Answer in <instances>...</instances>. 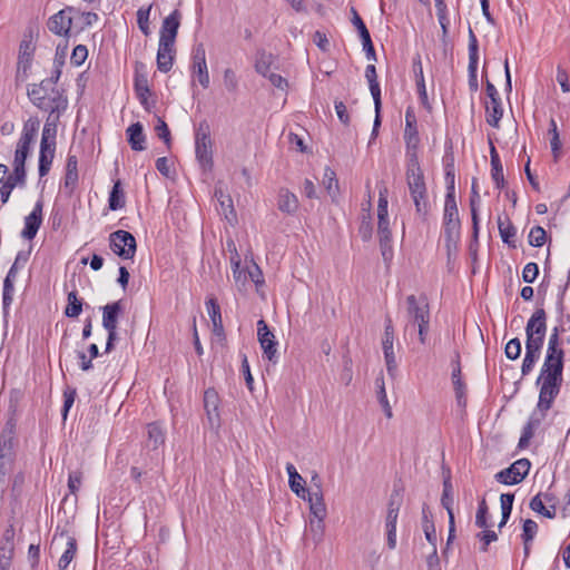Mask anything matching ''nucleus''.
<instances>
[{"instance_id": "obj_1", "label": "nucleus", "mask_w": 570, "mask_h": 570, "mask_svg": "<svg viewBox=\"0 0 570 570\" xmlns=\"http://www.w3.org/2000/svg\"><path fill=\"white\" fill-rule=\"evenodd\" d=\"M30 101L40 110L49 112L48 120H51L56 114V119H59L68 107V99L63 95V90L59 89L57 85H47L46 80L39 83H32L27 91Z\"/></svg>"}, {"instance_id": "obj_2", "label": "nucleus", "mask_w": 570, "mask_h": 570, "mask_svg": "<svg viewBox=\"0 0 570 570\" xmlns=\"http://www.w3.org/2000/svg\"><path fill=\"white\" fill-rule=\"evenodd\" d=\"M406 184L410 196L415 206V213L423 220H426L430 212V203L428 198V188L424 180V174L421 169L419 159L413 154L406 165Z\"/></svg>"}, {"instance_id": "obj_3", "label": "nucleus", "mask_w": 570, "mask_h": 570, "mask_svg": "<svg viewBox=\"0 0 570 570\" xmlns=\"http://www.w3.org/2000/svg\"><path fill=\"white\" fill-rule=\"evenodd\" d=\"M406 317L405 331L410 327H417L419 341L422 345L426 344L430 334V304L425 295H409L406 297Z\"/></svg>"}, {"instance_id": "obj_4", "label": "nucleus", "mask_w": 570, "mask_h": 570, "mask_svg": "<svg viewBox=\"0 0 570 570\" xmlns=\"http://www.w3.org/2000/svg\"><path fill=\"white\" fill-rule=\"evenodd\" d=\"M562 381L563 375H543L538 377L537 384L540 385V393L537 409L542 412V417L551 409L554 399L560 392Z\"/></svg>"}, {"instance_id": "obj_5", "label": "nucleus", "mask_w": 570, "mask_h": 570, "mask_svg": "<svg viewBox=\"0 0 570 570\" xmlns=\"http://www.w3.org/2000/svg\"><path fill=\"white\" fill-rule=\"evenodd\" d=\"M460 218L456 206L455 197H445L444 202V215H443V229L446 246L450 247L454 244L460 236Z\"/></svg>"}, {"instance_id": "obj_6", "label": "nucleus", "mask_w": 570, "mask_h": 570, "mask_svg": "<svg viewBox=\"0 0 570 570\" xmlns=\"http://www.w3.org/2000/svg\"><path fill=\"white\" fill-rule=\"evenodd\" d=\"M109 246L122 259H132L137 249L135 236L122 229H118L109 235Z\"/></svg>"}, {"instance_id": "obj_7", "label": "nucleus", "mask_w": 570, "mask_h": 570, "mask_svg": "<svg viewBox=\"0 0 570 570\" xmlns=\"http://www.w3.org/2000/svg\"><path fill=\"white\" fill-rule=\"evenodd\" d=\"M531 462L528 459H519L509 468L499 471L494 479L502 484L513 485L522 482L528 475Z\"/></svg>"}, {"instance_id": "obj_8", "label": "nucleus", "mask_w": 570, "mask_h": 570, "mask_svg": "<svg viewBox=\"0 0 570 570\" xmlns=\"http://www.w3.org/2000/svg\"><path fill=\"white\" fill-rule=\"evenodd\" d=\"M75 13L79 10L69 6L63 8L48 19V29L57 36L69 37Z\"/></svg>"}, {"instance_id": "obj_9", "label": "nucleus", "mask_w": 570, "mask_h": 570, "mask_svg": "<svg viewBox=\"0 0 570 570\" xmlns=\"http://www.w3.org/2000/svg\"><path fill=\"white\" fill-rule=\"evenodd\" d=\"M16 432L17 423L14 419H9L0 434V458L14 461L16 459Z\"/></svg>"}, {"instance_id": "obj_10", "label": "nucleus", "mask_w": 570, "mask_h": 570, "mask_svg": "<svg viewBox=\"0 0 570 570\" xmlns=\"http://www.w3.org/2000/svg\"><path fill=\"white\" fill-rule=\"evenodd\" d=\"M257 337L265 357L275 364L277 362V342L264 320L257 322Z\"/></svg>"}, {"instance_id": "obj_11", "label": "nucleus", "mask_w": 570, "mask_h": 570, "mask_svg": "<svg viewBox=\"0 0 570 570\" xmlns=\"http://www.w3.org/2000/svg\"><path fill=\"white\" fill-rule=\"evenodd\" d=\"M134 88L141 106L149 111L150 104L148 101V97L151 95V90L145 71V65L139 61H137L135 66Z\"/></svg>"}, {"instance_id": "obj_12", "label": "nucleus", "mask_w": 570, "mask_h": 570, "mask_svg": "<svg viewBox=\"0 0 570 570\" xmlns=\"http://www.w3.org/2000/svg\"><path fill=\"white\" fill-rule=\"evenodd\" d=\"M220 399L214 387H208L204 392V409L210 429L217 430L220 426L219 414Z\"/></svg>"}, {"instance_id": "obj_13", "label": "nucleus", "mask_w": 570, "mask_h": 570, "mask_svg": "<svg viewBox=\"0 0 570 570\" xmlns=\"http://www.w3.org/2000/svg\"><path fill=\"white\" fill-rule=\"evenodd\" d=\"M180 11L175 9L168 17L164 19L159 32V42L164 43V47L175 46V40L180 26Z\"/></svg>"}, {"instance_id": "obj_14", "label": "nucleus", "mask_w": 570, "mask_h": 570, "mask_svg": "<svg viewBox=\"0 0 570 570\" xmlns=\"http://www.w3.org/2000/svg\"><path fill=\"white\" fill-rule=\"evenodd\" d=\"M35 46L31 39H23L19 46V55L17 62V78L26 80L28 78V71L31 68L32 58L35 53Z\"/></svg>"}, {"instance_id": "obj_15", "label": "nucleus", "mask_w": 570, "mask_h": 570, "mask_svg": "<svg viewBox=\"0 0 570 570\" xmlns=\"http://www.w3.org/2000/svg\"><path fill=\"white\" fill-rule=\"evenodd\" d=\"M312 482L315 485V490L312 488L306 492V499L309 503V511L314 518H325L326 517V505L324 503L323 493L321 489L320 478L315 474L312 478Z\"/></svg>"}, {"instance_id": "obj_16", "label": "nucleus", "mask_w": 570, "mask_h": 570, "mask_svg": "<svg viewBox=\"0 0 570 570\" xmlns=\"http://www.w3.org/2000/svg\"><path fill=\"white\" fill-rule=\"evenodd\" d=\"M42 208L43 202L39 199L32 209V212L24 218V227L21 232V237L27 240H32L41 224H42Z\"/></svg>"}, {"instance_id": "obj_17", "label": "nucleus", "mask_w": 570, "mask_h": 570, "mask_svg": "<svg viewBox=\"0 0 570 570\" xmlns=\"http://www.w3.org/2000/svg\"><path fill=\"white\" fill-rule=\"evenodd\" d=\"M78 158L76 155L69 154L66 164V174L63 181V190L68 197H71L78 186Z\"/></svg>"}, {"instance_id": "obj_18", "label": "nucleus", "mask_w": 570, "mask_h": 570, "mask_svg": "<svg viewBox=\"0 0 570 570\" xmlns=\"http://www.w3.org/2000/svg\"><path fill=\"white\" fill-rule=\"evenodd\" d=\"M195 153L200 166L210 170L214 166L212 138L195 139Z\"/></svg>"}, {"instance_id": "obj_19", "label": "nucleus", "mask_w": 570, "mask_h": 570, "mask_svg": "<svg viewBox=\"0 0 570 570\" xmlns=\"http://www.w3.org/2000/svg\"><path fill=\"white\" fill-rule=\"evenodd\" d=\"M404 140L409 149H415L420 142L416 117L412 108L405 111Z\"/></svg>"}, {"instance_id": "obj_20", "label": "nucleus", "mask_w": 570, "mask_h": 570, "mask_svg": "<svg viewBox=\"0 0 570 570\" xmlns=\"http://www.w3.org/2000/svg\"><path fill=\"white\" fill-rule=\"evenodd\" d=\"M102 326L105 330H117L118 318L124 312L121 301L105 305L102 308Z\"/></svg>"}, {"instance_id": "obj_21", "label": "nucleus", "mask_w": 570, "mask_h": 570, "mask_svg": "<svg viewBox=\"0 0 570 570\" xmlns=\"http://www.w3.org/2000/svg\"><path fill=\"white\" fill-rule=\"evenodd\" d=\"M215 197L219 204V212L225 216L226 220L230 225H235L237 223L236 210L233 205L232 197L226 194L220 187L215 189Z\"/></svg>"}, {"instance_id": "obj_22", "label": "nucleus", "mask_w": 570, "mask_h": 570, "mask_svg": "<svg viewBox=\"0 0 570 570\" xmlns=\"http://www.w3.org/2000/svg\"><path fill=\"white\" fill-rule=\"evenodd\" d=\"M206 307L213 324V333L218 337H225L220 306L216 297H208L206 301Z\"/></svg>"}, {"instance_id": "obj_23", "label": "nucleus", "mask_w": 570, "mask_h": 570, "mask_svg": "<svg viewBox=\"0 0 570 570\" xmlns=\"http://www.w3.org/2000/svg\"><path fill=\"white\" fill-rule=\"evenodd\" d=\"M126 135H127L128 144L130 145L132 150L141 151V150L146 149V146H145L146 136L144 134V127L139 121L131 124L126 129Z\"/></svg>"}, {"instance_id": "obj_24", "label": "nucleus", "mask_w": 570, "mask_h": 570, "mask_svg": "<svg viewBox=\"0 0 570 570\" xmlns=\"http://www.w3.org/2000/svg\"><path fill=\"white\" fill-rule=\"evenodd\" d=\"M525 333L546 335L547 333V313L543 308H537L528 320Z\"/></svg>"}, {"instance_id": "obj_25", "label": "nucleus", "mask_w": 570, "mask_h": 570, "mask_svg": "<svg viewBox=\"0 0 570 570\" xmlns=\"http://www.w3.org/2000/svg\"><path fill=\"white\" fill-rule=\"evenodd\" d=\"M175 46H165L159 42L157 51V68L161 72H168L173 68Z\"/></svg>"}, {"instance_id": "obj_26", "label": "nucleus", "mask_w": 570, "mask_h": 570, "mask_svg": "<svg viewBox=\"0 0 570 570\" xmlns=\"http://www.w3.org/2000/svg\"><path fill=\"white\" fill-rule=\"evenodd\" d=\"M60 537H67V548L66 550L63 551V553L61 554L59 561H58V568L59 570H67L68 566L70 564V562L73 560V558L76 557V553H77V549H78V546H77V540L75 537H70L68 535L67 531L62 530L60 533H59Z\"/></svg>"}, {"instance_id": "obj_27", "label": "nucleus", "mask_w": 570, "mask_h": 570, "mask_svg": "<svg viewBox=\"0 0 570 570\" xmlns=\"http://www.w3.org/2000/svg\"><path fill=\"white\" fill-rule=\"evenodd\" d=\"M365 78L368 81L370 91L374 100V106L376 110H381L382 101H381V88L377 81L376 68L373 63L368 65L365 69Z\"/></svg>"}, {"instance_id": "obj_28", "label": "nucleus", "mask_w": 570, "mask_h": 570, "mask_svg": "<svg viewBox=\"0 0 570 570\" xmlns=\"http://www.w3.org/2000/svg\"><path fill=\"white\" fill-rule=\"evenodd\" d=\"M286 471L288 473V483L291 490L299 498L306 500V489L303 483L304 480L297 472L296 468L292 463H287Z\"/></svg>"}, {"instance_id": "obj_29", "label": "nucleus", "mask_w": 570, "mask_h": 570, "mask_svg": "<svg viewBox=\"0 0 570 570\" xmlns=\"http://www.w3.org/2000/svg\"><path fill=\"white\" fill-rule=\"evenodd\" d=\"M358 38L362 42V49L365 52L367 60L376 61L375 49L371 39L370 31L367 30L365 23L358 16Z\"/></svg>"}, {"instance_id": "obj_30", "label": "nucleus", "mask_w": 570, "mask_h": 570, "mask_svg": "<svg viewBox=\"0 0 570 570\" xmlns=\"http://www.w3.org/2000/svg\"><path fill=\"white\" fill-rule=\"evenodd\" d=\"M502 116L503 108L501 99L493 98V100H490V102L485 105V119L491 127L499 128Z\"/></svg>"}, {"instance_id": "obj_31", "label": "nucleus", "mask_w": 570, "mask_h": 570, "mask_svg": "<svg viewBox=\"0 0 570 570\" xmlns=\"http://www.w3.org/2000/svg\"><path fill=\"white\" fill-rule=\"evenodd\" d=\"M479 202H480V195L478 191V183H476V179H473L472 187H471L470 208H471L473 238L475 240L478 239V236H479V213H478Z\"/></svg>"}, {"instance_id": "obj_32", "label": "nucleus", "mask_w": 570, "mask_h": 570, "mask_svg": "<svg viewBox=\"0 0 570 570\" xmlns=\"http://www.w3.org/2000/svg\"><path fill=\"white\" fill-rule=\"evenodd\" d=\"M498 228H499V233H500V236L502 238V242L512 246V247H515V235H517V230H515V227L513 226V224L511 223V220L509 219V217H504L502 218L501 216L498 217Z\"/></svg>"}, {"instance_id": "obj_33", "label": "nucleus", "mask_w": 570, "mask_h": 570, "mask_svg": "<svg viewBox=\"0 0 570 570\" xmlns=\"http://www.w3.org/2000/svg\"><path fill=\"white\" fill-rule=\"evenodd\" d=\"M399 512L387 511L385 518L386 543L389 549L393 550L396 547V523Z\"/></svg>"}, {"instance_id": "obj_34", "label": "nucleus", "mask_w": 570, "mask_h": 570, "mask_svg": "<svg viewBox=\"0 0 570 570\" xmlns=\"http://www.w3.org/2000/svg\"><path fill=\"white\" fill-rule=\"evenodd\" d=\"M14 271L9 269L4 281H3V292H2V308L3 313L7 314L8 309L13 301V292H14Z\"/></svg>"}, {"instance_id": "obj_35", "label": "nucleus", "mask_w": 570, "mask_h": 570, "mask_svg": "<svg viewBox=\"0 0 570 570\" xmlns=\"http://www.w3.org/2000/svg\"><path fill=\"white\" fill-rule=\"evenodd\" d=\"M126 204L125 193L121 187V181L117 180L110 190L108 198V206L110 210L121 209Z\"/></svg>"}, {"instance_id": "obj_36", "label": "nucleus", "mask_w": 570, "mask_h": 570, "mask_svg": "<svg viewBox=\"0 0 570 570\" xmlns=\"http://www.w3.org/2000/svg\"><path fill=\"white\" fill-rule=\"evenodd\" d=\"M33 141L20 137L17 142V148L14 151L13 166H22L26 167V160L30 154L31 145Z\"/></svg>"}, {"instance_id": "obj_37", "label": "nucleus", "mask_w": 570, "mask_h": 570, "mask_svg": "<svg viewBox=\"0 0 570 570\" xmlns=\"http://www.w3.org/2000/svg\"><path fill=\"white\" fill-rule=\"evenodd\" d=\"M324 519L325 518H313L309 520V530L305 535V540H312L314 544L322 541L324 535Z\"/></svg>"}, {"instance_id": "obj_38", "label": "nucleus", "mask_w": 570, "mask_h": 570, "mask_svg": "<svg viewBox=\"0 0 570 570\" xmlns=\"http://www.w3.org/2000/svg\"><path fill=\"white\" fill-rule=\"evenodd\" d=\"M67 306L65 308V315L69 318H76L82 312L83 302L78 298L77 291H71L67 295Z\"/></svg>"}, {"instance_id": "obj_39", "label": "nucleus", "mask_w": 570, "mask_h": 570, "mask_svg": "<svg viewBox=\"0 0 570 570\" xmlns=\"http://www.w3.org/2000/svg\"><path fill=\"white\" fill-rule=\"evenodd\" d=\"M148 441L153 444V449L157 450L165 443V432L158 422H153L147 425Z\"/></svg>"}, {"instance_id": "obj_40", "label": "nucleus", "mask_w": 570, "mask_h": 570, "mask_svg": "<svg viewBox=\"0 0 570 570\" xmlns=\"http://www.w3.org/2000/svg\"><path fill=\"white\" fill-rule=\"evenodd\" d=\"M298 207L297 198L294 194L289 191H284L279 194L278 198V209L286 214H293L296 212Z\"/></svg>"}, {"instance_id": "obj_41", "label": "nucleus", "mask_w": 570, "mask_h": 570, "mask_svg": "<svg viewBox=\"0 0 570 570\" xmlns=\"http://www.w3.org/2000/svg\"><path fill=\"white\" fill-rule=\"evenodd\" d=\"M14 554V542L0 541V570H9Z\"/></svg>"}, {"instance_id": "obj_42", "label": "nucleus", "mask_w": 570, "mask_h": 570, "mask_svg": "<svg viewBox=\"0 0 570 570\" xmlns=\"http://www.w3.org/2000/svg\"><path fill=\"white\" fill-rule=\"evenodd\" d=\"M56 148L51 146V149L40 148L39 153V176L43 177L48 175L51 164L55 157Z\"/></svg>"}, {"instance_id": "obj_43", "label": "nucleus", "mask_w": 570, "mask_h": 570, "mask_svg": "<svg viewBox=\"0 0 570 570\" xmlns=\"http://www.w3.org/2000/svg\"><path fill=\"white\" fill-rule=\"evenodd\" d=\"M441 504L448 511L450 523L453 525V497H452V484L451 480L448 478L443 481V492L441 497Z\"/></svg>"}, {"instance_id": "obj_44", "label": "nucleus", "mask_w": 570, "mask_h": 570, "mask_svg": "<svg viewBox=\"0 0 570 570\" xmlns=\"http://www.w3.org/2000/svg\"><path fill=\"white\" fill-rule=\"evenodd\" d=\"M273 62V55L266 52L264 49L257 51L255 69L258 73L267 77L269 73L271 65Z\"/></svg>"}, {"instance_id": "obj_45", "label": "nucleus", "mask_w": 570, "mask_h": 570, "mask_svg": "<svg viewBox=\"0 0 570 570\" xmlns=\"http://www.w3.org/2000/svg\"><path fill=\"white\" fill-rule=\"evenodd\" d=\"M26 167L22 166H13L12 173L7 177V179H3V183L9 185L12 188L16 187H24L26 186Z\"/></svg>"}, {"instance_id": "obj_46", "label": "nucleus", "mask_w": 570, "mask_h": 570, "mask_svg": "<svg viewBox=\"0 0 570 570\" xmlns=\"http://www.w3.org/2000/svg\"><path fill=\"white\" fill-rule=\"evenodd\" d=\"M322 183L328 195L334 199L338 190V184L335 171L326 167Z\"/></svg>"}, {"instance_id": "obj_47", "label": "nucleus", "mask_w": 570, "mask_h": 570, "mask_svg": "<svg viewBox=\"0 0 570 570\" xmlns=\"http://www.w3.org/2000/svg\"><path fill=\"white\" fill-rule=\"evenodd\" d=\"M39 126V119L37 117H30L28 120L24 121L20 137L35 141L38 135Z\"/></svg>"}, {"instance_id": "obj_48", "label": "nucleus", "mask_w": 570, "mask_h": 570, "mask_svg": "<svg viewBox=\"0 0 570 570\" xmlns=\"http://www.w3.org/2000/svg\"><path fill=\"white\" fill-rule=\"evenodd\" d=\"M191 72H193L194 77H197L200 86L204 89H207L209 87L210 80H209L207 62H204V63L197 62V65H191Z\"/></svg>"}, {"instance_id": "obj_49", "label": "nucleus", "mask_w": 570, "mask_h": 570, "mask_svg": "<svg viewBox=\"0 0 570 570\" xmlns=\"http://www.w3.org/2000/svg\"><path fill=\"white\" fill-rule=\"evenodd\" d=\"M548 134L551 136V138H550L551 150L553 153L554 159L557 160L559 157L560 149H561V141H560L557 122L553 118L550 119V128L548 130Z\"/></svg>"}, {"instance_id": "obj_50", "label": "nucleus", "mask_w": 570, "mask_h": 570, "mask_svg": "<svg viewBox=\"0 0 570 570\" xmlns=\"http://www.w3.org/2000/svg\"><path fill=\"white\" fill-rule=\"evenodd\" d=\"M375 384H376V387H377V400H379L380 404L382 405L383 411H384L386 417L391 419L393 413H392V407H391V405L389 403V400H387V395H386V392H385L383 379H377Z\"/></svg>"}, {"instance_id": "obj_51", "label": "nucleus", "mask_w": 570, "mask_h": 570, "mask_svg": "<svg viewBox=\"0 0 570 570\" xmlns=\"http://www.w3.org/2000/svg\"><path fill=\"white\" fill-rule=\"evenodd\" d=\"M150 11H151V4H149L146 8L141 7L137 11V23H138V27H139L140 31L145 36H148L150 33V29H149V14H150Z\"/></svg>"}, {"instance_id": "obj_52", "label": "nucleus", "mask_w": 570, "mask_h": 570, "mask_svg": "<svg viewBox=\"0 0 570 570\" xmlns=\"http://www.w3.org/2000/svg\"><path fill=\"white\" fill-rule=\"evenodd\" d=\"M540 357V352L525 348V355L521 366L522 375H528L534 367L537 361Z\"/></svg>"}, {"instance_id": "obj_53", "label": "nucleus", "mask_w": 570, "mask_h": 570, "mask_svg": "<svg viewBox=\"0 0 570 570\" xmlns=\"http://www.w3.org/2000/svg\"><path fill=\"white\" fill-rule=\"evenodd\" d=\"M479 63V45L473 30L469 29V65L478 66Z\"/></svg>"}, {"instance_id": "obj_54", "label": "nucleus", "mask_w": 570, "mask_h": 570, "mask_svg": "<svg viewBox=\"0 0 570 570\" xmlns=\"http://www.w3.org/2000/svg\"><path fill=\"white\" fill-rule=\"evenodd\" d=\"M547 233L543 227L534 226L529 233V244L533 247H540L546 243Z\"/></svg>"}, {"instance_id": "obj_55", "label": "nucleus", "mask_w": 570, "mask_h": 570, "mask_svg": "<svg viewBox=\"0 0 570 570\" xmlns=\"http://www.w3.org/2000/svg\"><path fill=\"white\" fill-rule=\"evenodd\" d=\"M537 532H538L537 522L533 521L532 519H527L523 522V529H522V534H521L523 544L530 543L533 540V538L535 537Z\"/></svg>"}, {"instance_id": "obj_56", "label": "nucleus", "mask_w": 570, "mask_h": 570, "mask_svg": "<svg viewBox=\"0 0 570 570\" xmlns=\"http://www.w3.org/2000/svg\"><path fill=\"white\" fill-rule=\"evenodd\" d=\"M157 119H158V124L155 127V131H156L157 136L159 137V139H161L166 144L167 148H170V146H171L170 130H169L167 124L160 117H158Z\"/></svg>"}, {"instance_id": "obj_57", "label": "nucleus", "mask_w": 570, "mask_h": 570, "mask_svg": "<svg viewBox=\"0 0 570 570\" xmlns=\"http://www.w3.org/2000/svg\"><path fill=\"white\" fill-rule=\"evenodd\" d=\"M475 525L479 528H488V504L485 499L483 498L479 502L476 515H475Z\"/></svg>"}, {"instance_id": "obj_58", "label": "nucleus", "mask_w": 570, "mask_h": 570, "mask_svg": "<svg viewBox=\"0 0 570 570\" xmlns=\"http://www.w3.org/2000/svg\"><path fill=\"white\" fill-rule=\"evenodd\" d=\"M24 480L26 478L23 472H18L17 474H14L11 484V498L13 501H18V499L20 498Z\"/></svg>"}, {"instance_id": "obj_59", "label": "nucleus", "mask_w": 570, "mask_h": 570, "mask_svg": "<svg viewBox=\"0 0 570 570\" xmlns=\"http://www.w3.org/2000/svg\"><path fill=\"white\" fill-rule=\"evenodd\" d=\"M525 348L533 350L541 353L546 335L525 333Z\"/></svg>"}, {"instance_id": "obj_60", "label": "nucleus", "mask_w": 570, "mask_h": 570, "mask_svg": "<svg viewBox=\"0 0 570 570\" xmlns=\"http://www.w3.org/2000/svg\"><path fill=\"white\" fill-rule=\"evenodd\" d=\"M525 348L533 350L541 353L546 335L525 333Z\"/></svg>"}, {"instance_id": "obj_61", "label": "nucleus", "mask_w": 570, "mask_h": 570, "mask_svg": "<svg viewBox=\"0 0 570 570\" xmlns=\"http://www.w3.org/2000/svg\"><path fill=\"white\" fill-rule=\"evenodd\" d=\"M501 502V514L504 515V519H509L512 512L514 494L513 493H503L500 497Z\"/></svg>"}, {"instance_id": "obj_62", "label": "nucleus", "mask_w": 570, "mask_h": 570, "mask_svg": "<svg viewBox=\"0 0 570 570\" xmlns=\"http://www.w3.org/2000/svg\"><path fill=\"white\" fill-rule=\"evenodd\" d=\"M88 57V49L83 45H78L73 48L70 61L75 66H81Z\"/></svg>"}, {"instance_id": "obj_63", "label": "nucleus", "mask_w": 570, "mask_h": 570, "mask_svg": "<svg viewBox=\"0 0 570 570\" xmlns=\"http://www.w3.org/2000/svg\"><path fill=\"white\" fill-rule=\"evenodd\" d=\"M505 355L510 360H517L521 354V341L518 337L510 340L505 345Z\"/></svg>"}, {"instance_id": "obj_64", "label": "nucleus", "mask_w": 570, "mask_h": 570, "mask_svg": "<svg viewBox=\"0 0 570 570\" xmlns=\"http://www.w3.org/2000/svg\"><path fill=\"white\" fill-rule=\"evenodd\" d=\"M539 275V266L537 263H528L522 271V279L525 283H533Z\"/></svg>"}]
</instances>
